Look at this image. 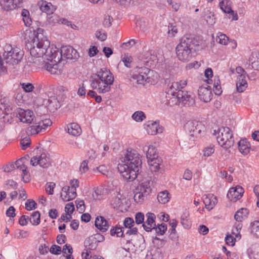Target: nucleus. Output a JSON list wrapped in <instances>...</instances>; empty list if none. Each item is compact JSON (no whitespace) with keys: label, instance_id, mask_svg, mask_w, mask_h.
<instances>
[{"label":"nucleus","instance_id":"1","mask_svg":"<svg viewBox=\"0 0 259 259\" xmlns=\"http://www.w3.org/2000/svg\"><path fill=\"white\" fill-rule=\"evenodd\" d=\"M32 47L30 49V56L27 61V66L32 70L40 69L42 67L46 51L50 45V41L44 34V30L37 28L34 31Z\"/></svg>","mask_w":259,"mask_h":259},{"label":"nucleus","instance_id":"2","mask_svg":"<svg viewBox=\"0 0 259 259\" xmlns=\"http://www.w3.org/2000/svg\"><path fill=\"white\" fill-rule=\"evenodd\" d=\"M187 83L186 79L172 82L167 89L165 96L167 103L170 106H191L195 104V101L192 94L182 90L187 85Z\"/></svg>","mask_w":259,"mask_h":259},{"label":"nucleus","instance_id":"3","mask_svg":"<svg viewBox=\"0 0 259 259\" xmlns=\"http://www.w3.org/2000/svg\"><path fill=\"white\" fill-rule=\"evenodd\" d=\"M142 159L140 154L135 150H127L124 160L118 166V171L126 181L135 180L141 168Z\"/></svg>","mask_w":259,"mask_h":259},{"label":"nucleus","instance_id":"4","mask_svg":"<svg viewBox=\"0 0 259 259\" xmlns=\"http://www.w3.org/2000/svg\"><path fill=\"white\" fill-rule=\"evenodd\" d=\"M61 61L62 54L60 49L55 45H50L46 51L41 69L52 75H60L63 72V68L60 64Z\"/></svg>","mask_w":259,"mask_h":259},{"label":"nucleus","instance_id":"5","mask_svg":"<svg viewBox=\"0 0 259 259\" xmlns=\"http://www.w3.org/2000/svg\"><path fill=\"white\" fill-rule=\"evenodd\" d=\"M197 42L195 38L189 36H184L176 48L178 59L183 62L189 61L196 51V46L198 45Z\"/></svg>","mask_w":259,"mask_h":259},{"label":"nucleus","instance_id":"6","mask_svg":"<svg viewBox=\"0 0 259 259\" xmlns=\"http://www.w3.org/2000/svg\"><path fill=\"white\" fill-rule=\"evenodd\" d=\"M213 135L217 138L219 144L225 149H228L234 144L233 134L228 127H221L213 131Z\"/></svg>","mask_w":259,"mask_h":259},{"label":"nucleus","instance_id":"7","mask_svg":"<svg viewBox=\"0 0 259 259\" xmlns=\"http://www.w3.org/2000/svg\"><path fill=\"white\" fill-rule=\"evenodd\" d=\"M3 56L7 64L14 66L18 64L22 61L24 52L20 48L6 45Z\"/></svg>","mask_w":259,"mask_h":259},{"label":"nucleus","instance_id":"8","mask_svg":"<svg viewBox=\"0 0 259 259\" xmlns=\"http://www.w3.org/2000/svg\"><path fill=\"white\" fill-rule=\"evenodd\" d=\"M79 182L77 179H72L69 185L62 187L61 192V198L64 201H69L74 199L77 196L76 189L79 187Z\"/></svg>","mask_w":259,"mask_h":259},{"label":"nucleus","instance_id":"9","mask_svg":"<svg viewBox=\"0 0 259 259\" xmlns=\"http://www.w3.org/2000/svg\"><path fill=\"white\" fill-rule=\"evenodd\" d=\"M185 129L194 137H200L205 132V126L200 122L189 120L184 125Z\"/></svg>","mask_w":259,"mask_h":259},{"label":"nucleus","instance_id":"10","mask_svg":"<svg viewBox=\"0 0 259 259\" xmlns=\"http://www.w3.org/2000/svg\"><path fill=\"white\" fill-rule=\"evenodd\" d=\"M52 122L49 118L41 119L36 122L27 128V132L31 135H37L45 131L48 127L52 125Z\"/></svg>","mask_w":259,"mask_h":259},{"label":"nucleus","instance_id":"11","mask_svg":"<svg viewBox=\"0 0 259 259\" xmlns=\"http://www.w3.org/2000/svg\"><path fill=\"white\" fill-rule=\"evenodd\" d=\"M30 163L33 166L39 165L42 168H48L51 165V160L48 153L42 152L32 157Z\"/></svg>","mask_w":259,"mask_h":259},{"label":"nucleus","instance_id":"12","mask_svg":"<svg viewBox=\"0 0 259 259\" xmlns=\"http://www.w3.org/2000/svg\"><path fill=\"white\" fill-rule=\"evenodd\" d=\"M110 204L114 208L122 212L127 211L130 207L128 200L119 193L112 199Z\"/></svg>","mask_w":259,"mask_h":259},{"label":"nucleus","instance_id":"13","mask_svg":"<svg viewBox=\"0 0 259 259\" xmlns=\"http://www.w3.org/2000/svg\"><path fill=\"white\" fill-rule=\"evenodd\" d=\"M102 83H106V84L109 85L110 87L113 85L114 81V77L113 74L111 71L106 68L100 69L97 71L93 76Z\"/></svg>","mask_w":259,"mask_h":259},{"label":"nucleus","instance_id":"14","mask_svg":"<svg viewBox=\"0 0 259 259\" xmlns=\"http://www.w3.org/2000/svg\"><path fill=\"white\" fill-rule=\"evenodd\" d=\"M236 73L237 74L236 88L238 92L242 93L244 92L248 87L247 81V74L245 71L240 66L236 68Z\"/></svg>","mask_w":259,"mask_h":259},{"label":"nucleus","instance_id":"15","mask_svg":"<svg viewBox=\"0 0 259 259\" xmlns=\"http://www.w3.org/2000/svg\"><path fill=\"white\" fill-rule=\"evenodd\" d=\"M16 114L20 122L27 124L32 123L35 118L34 112L30 109L18 108L16 110Z\"/></svg>","mask_w":259,"mask_h":259},{"label":"nucleus","instance_id":"16","mask_svg":"<svg viewBox=\"0 0 259 259\" xmlns=\"http://www.w3.org/2000/svg\"><path fill=\"white\" fill-rule=\"evenodd\" d=\"M144 129L148 135L151 136L161 134L164 131V128L159 124L158 122L152 120L146 122L144 124Z\"/></svg>","mask_w":259,"mask_h":259},{"label":"nucleus","instance_id":"17","mask_svg":"<svg viewBox=\"0 0 259 259\" xmlns=\"http://www.w3.org/2000/svg\"><path fill=\"white\" fill-rule=\"evenodd\" d=\"M243 193V188L240 186H236L229 189L227 196L231 201L236 202L242 198Z\"/></svg>","mask_w":259,"mask_h":259},{"label":"nucleus","instance_id":"18","mask_svg":"<svg viewBox=\"0 0 259 259\" xmlns=\"http://www.w3.org/2000/svg\"><path fill=\"white\" fill-rule=\"evenodd\" d=\"M91 85L93 89L99 94H105L110 91L111 87L106 83H102L99 80L92 77L91 80Z\"/></svg>","mask_w":259,"mask_h":259},{"label":"nucleus","instance_id":"19","mask_svg":"<svg viewBox=\"0 0 259 259\" xmlns=\"http://www.w3.org/2000/svg\"><path fill=\"white\" fill-rule=\"evenodd\" d=\"M23 0H0V6L5 11H9L17 8Z\"/></svg>","mask_w":259,"mask_h":259},{"label":"nucleus","instance_id":"20","mask_svg":"<svg viewBox=\"0 0 259 259\" xmlns=\"http://www.w3.org/2000/svg\"><path fill=\"white\" fill-rule=\"evenodd\" d=\"M60 51L62 54V58L63 57L66 59H72L78 56L77 51L69 46H63L60 49Z\"/></svg>","mask_w":259,"mask_h":259},{"label":"nucleus","instance_id":"21","mask_svg":"<svg viewBox=\"0 0 259 259\" xmlns=\"http://www.w3.org/2000/svg\"><path fill=\"white\" fill-rule=\"evenodd\" d=\"M219 6L220 9L225 13H232L233 20H238V16L237 12L232 9V3L229 0H222Z\"/></svg>","mask_w":259,"mask_h":259},{"label":"nucleus","instance_id":"22","mask_svg":"<svg viewBox=\"0 0 259 259\" xmlns=\"http://www.w3.org/2000/svg\"><path fill=\"white\" fill-rule=\"evenodd\" d=\"M198 96L200 100L204 102H209L212 98L211 88L209 86L200 87L198 91Z\"/></svg>","mask_w":259,"mask_h":259},{"label":"nucleus","instance_id":"23","mask_svg":"<svg viewBox=\"0 0 259 259\" xmlns=\"http://www.w3.org/2000/svg\"><path fill=\"white\" fill-rule=\"evenodd\" d=\"M144 73H147V79L148 80L147 83L151 84H156L158 83L160 79V76L159 74L153 70L148 68V69H144L143 72Z\"/></svg>","mask_w":259,"mask_h":259},{"label":"nucleus","instance_id":"24","mask_svg":"<svg viewBox=\"0 0 259 259\" xmlns=\"http://www.w3.org/2000/svg\"><path fill=\"white\" fill-rule=\"evenodd\" d=\"M147 219L143 224L144 229L147 232L151 231L156 227L155 215L151 212H148L146 214Z\"/></svg>","mask_w":259,"mask_h":259},{"label":"nucleus","instance_id":"25","mask_svg":"<svg viewBox=\"0 0 259 259\" xmlns=\"http://www.w3.org/2000/svg\"><path fill=\"white\" fill-rule=\"evenodd\" d=\"M44 104L51 112H54L60 107L59 102L55 96H52L45 100Z\"/></svg>","mask_w":259,"mask_h":259},{"label":"nucleus","instance_id":"26","mask_svg":"<svg viewBox=\"0 0 259 259\" xmlns=\"http://www.w3.org/2000/svg\"><path fill=\"white\" fill-rule=\"evenodd\" d=\"M203 202L205 207L208 210L212 209L218 203V199L216 196L211 194L206 195L203 198Z\"/></svg>","mask_w":259,"mask_h":259},{"label":"nucleus","instance_id":"27","mask_svg":"<svg viewBox=\"0 0 259 259\" xmlns=\"http://www.w3.org/2000/svg\"><path fill=\"white\" fill-rule=\"evenodd\" d=\"M137 190L142 192L145 195H149L151 192V182L149 179L143 180L137 187Z\"/></svg>","mask_w":259,"mask_h":259},{"label":"nucleus","instance_id":"28","mask_svg":"<svg viewBox=\"0 0 259 259\" xmlns=\"http://www.w3.org/2000/svg\"><path fill=\"white\" fill-rule=\"evenodd\" d=\"M238 150L243 155L248 154L251 150L250 143L245 139L240 140L238 143Z\"/></svg>","mask_w":259,"mask_h":259},{"label":"nucleus","instance_id":"29","mask_svg":"<svg viewBox=\"0 0 259 259\" xmlns=\"http://www.w3.org/2000/svg\"><path fill=\"white\" fill-rule=\"evenodd\" d=\"M65 131L70 135L78 136L81 133L80 126L76 123H71L66 125Z\"/></svg>","mask_w":259,"mask_h":259},{"label":"nucleus","instance_id":"30","mask_svg":"<svg viewBox=\"0 0 259 259\" xmlns=\"http://www.w3.org/2000/svg\"><path fill=\"white\" fill-rule=\"evenodd\" d=\"M38 6L42 12L48 14H52L56 9L51 3L44 1L39 2Z\"/></svg>","mask_w":259,"mask_h":259},{"label":"nucleus","instance_id":"31","mask_svg":"<svg viewBox=\"0 0 259 259\" xmlns=\"http://www.w3.org/2000/svg\"><path fill=\"white\" fill-rule=\"evenodd\" d=\"M96 227L103 232L106 231L108 228L109 225L107 221L103 217H98L95 221Z\"/></svg>","mask_w":259,"mask_h":259},{"label":"nucleus","instance_id":"32","mask_svg":"<svg viewBox=\"0 0 259 259\" xmlns=\"http://www.w3.org/2000/svg\"><path fill=\"white\" fill-rule=\"evenodd\" d=\"M249 213V211L247 208H241L236 212L234 219L237 222H241L248 217Z\"/></svg>","mask_w":259,"mask_h":259},{"label":"nucleus","instance_id":"33","mask_svg":"<svg viewBox=\"0 0 259 259\" xmlns=\"http://www.w3.org/2000/svg\"><path fill=\"white\" fill-rule=\"evenodd\" d=\"M148 163L151 171L157 172L160 168V165L161 163L160 158H153L152 159H148Z\"/></svg>","mask_w":259,"mask_h":259},{"label":"nucleus","instance_id":"34","mask_svg":"<svg viewBox=\"0 0 259 259\" xmlns=\"http://www.w3.org/2000/svg\"><path fill=\"white\" fill-rule=\"evenodd\" d=\"M104 237L102 235L99 234H96L94 236L89 237L85 241V245L86 247L89 246L90 249H93L96 247V245L93 244L94 241L96 242L97 240H98L99 241H100V240L102 241Z\"/></svg>","mask_w":259,"mask_h":259},{"label":"nucleus","instance_id":"35","mask_svg":"<svg viewBox=\"0 0 259 259\" xmlns=\"http://www.w3.org/2000/svg\"><path fill=\"white\" fill-rule=\"evenodd\" d=\"M249 61L253 68L259 70V51L252 53L249 57Z\"/></svg>","mask_w":259,"mask_h":259},{"label":"nucleus","instance_id":"36","mask_svg":"<svg viewBox=\"0 0 259 259\" xmlns=\"http://www.w3.org/2000/svg\"><path fill=\"white\" fill-rule=\"evenodd\" d=\"M146 151L147 159L159 157L157 150L156 147L153 144L148 145L147 146V150H146Z\"/></svg>","mask_w":259,"mask_h":259},{"label":"nucleus","instance_id":"37","mask_svg":"<svg viewBox=\"0 0 259 259\" xmlns=\"http://www.w3.org/2000/svg\"><path fill=\"white\" fill-rule=\"evenodd\" d=\"M0 109L3 110L6 114H8L11 110V108L9 102L5 98H3L2 92L0 91Z\"/></svg>","mask_w":259,"mask_h":259},{"label":"nucleus","instance_id":"38","mask_svg":"<svg viewBox=\"0 0 259 259\" xmlns=\"http://www.w3.org/2000/svg\"><path fill=\"white\" fill-rule=\"evenodd\" d=\"M170 198V195L167 191H163L158 193L157 199L159 203L165 204L169 202Z\"/></svg>","mask_w":259,"mask_h":259},{"label":"nucleus","instance_id":"39","mask_svg":"<svg viewBox=\"0 0 259 259\" xmlns=\"http://www.w3.org/2000/svg\"><path fill=\"white\" fill-rule=\"evenodd\" d=\"M28 161V157L25 156L22 157L15 162L14 163L15 167L16 166L17 168L20 169L22 171H25L26 169H27L26 164L27 163Z\"/></svg>","mask_w":259,"mask_h":259},{"label":"nucleus","instance_id":"40","mask_svg":"<svg viewBox=\"0 0 259 259\" xmlns=\"http://www.w3.org/2000/svg\"><path fill=\"white\" fill-rule=\"evenodd\" d=\"M178 32V28L176 25L174 23H169L167 35L168 38H173L176 36Z\"/></svg>","mask_w":259,"mask_h":259},{"label":"nucleus","instance_id":"41","mask_svg":"<svg viewBox=\"0 0 259 259\" xmlns=\"http://www.w3.org/2000/svg\"><path fill=\"white\" fill-rule=\"evenodd\" d=\"M147 196V195H145L144 193L140 191V190L137 191L136 189V193L134 196V201L137 203H142L145 200V198Z\"/></svg>","mask_w":259,"mask_h":259},{"label":"nucleus","instance_id":"42","mask_svg":"<svg viewBox=\"0 0 259 259\" xmlns=\"http://www.w3.org/2000/svg\"><path fill=\"white\" fill-rule=\"evenodd\" d=\"M26 101V97L22 92L19 91L15 96V102L19 106L23 104Z\"/></svg>","mask_w":259,"mask_h":259},{"label":"nucleus","instance_id":"43","mask_svg":"<svg viewBox=\"0 0 259 259\" xmlns=\"http://www.w3.org/2000/svg\"><path fill=\"white\" fill-rule=\"evenodd\" d=\"M21 15L25 25L26 26H30L32 21L31 19L29 17V12L27 10L23 9L22 11Z\"/></svg>","mask_w":259,"mask_h":259},{"label":"nucleus","instance_id":"44","mask_svg":"<svg viewBox=\"0 0 259 259\" xmlns=\"http://www.w3.org/2000/svg\"><path fill=\"white\" fill-rule=\"evenodd\" d=\"M138 68L137 67L135 70V73H134L132 78L134 80H136L137 83L141 84H145V78H143L141 73L139 72Z\"/></svg>","mask_w":259,"mask_h":259},{"label":"nucleus","instance_id":"45","mask_svg":"<svg viewBox=\"0 0 259 259\" xmlns=\"http://www.w3.org/2000/svg\"><path fill=\"white\" fill-rule=\"evenodd\" d=\"M40 214L38 211H34L32 213L30 217V223L33 225H37L40 223Z\"/></svg>","mask_w":259,"mask_h":259},{"label":"nucleus","instance_id":"46","mask_svg":"<svg viewBox=\"0 0 259 259\" xmlns=\"http://www.w3.org/2000/svg\"><path fill=\"white\" fill-rule=\"evenodd\" d=\"M132 117L137 122H142L146 119V116L143 111H137L133 113Z\"/></svg>","mask_w":259,"mask_h":259},{"label":"nucleus","instance_id":"47","mask_svg":"<svg viewBox=\"0 0 259 259\" xmlns=\"http://www.w3.org/2000/svg\"><path fill=\"white\" fill-rule=\"evenodd\" d=\"M251 233L256 237H259V221H254L251 223Z\"/></svg>","mask_w":259,"mask_h":259},{"label":"nucleus","instance_id":"48","mask_svg":"<svg viewBox=\"0 0 259 259\" xmlns=\"http://www.w3.org/2000/svg\"><path fill=\"white\" fill-rule=\"evenodd\" d=\"M113 2L121 8H127L132 6L134 2L133 0H113Z\"/></svg>","mask_w":259,"mask_h":259},{"label":"nucleus","instance_id":"49","mask_svg":"<svg viewBox=\"0 0 259 259\" xmlns=\"http://www.w3.org/2000/svg\"><path fill=\"white\" fill-rule=\"evenodd\" d=\"M214 150V145H210L206 146L202 150L203 156L204 157H209L213 154Z\"/></svg>","mask_w":259,"mask_h":259},{"label":"nucleus","instance_id":"50","mask_svg":"<svg viewBox=\"0 0 259 259\" xmlns=\"http://www.w3.org/2000/svg\"><path fill=\"white\" fill-rule=\"evenodd\" d=\"M132 62L133 58L131 56L124 55L119 64H121L122 63L126 67L131 68Z\"/></svg>","mask_w":259,"mask_h":259},{"label":"nucleus","instance_id":"51","mask_svg":"<svg viewBox=\"0 0 259 259\" xmlns=\"http://www.w3.org/2000/svg\"><path fill=\"white\" fill-rule=\"evenodd\" d=\"M229 37L225 34L221 33L217 37V41L222 45H227L229 41Z\"/></svg>","mask_w":259,"mask_h":259},{"label":"nucleus","instance_id":"52","mask_svg":"<svg viewBox=\"0 0 259 259\" xmlns=\"http://www.w3.org/2000/svg\"><path fill=\"white\" fill-rule=\"evenodd\" d=\"M213 90L214 94L217 95H220L222 94V91L220 84V81L218 78L214 79Z\"/></svg>","mask_w":259,"mask_h":259},{"label":"nucleus","instance_id":"53","mask_svg":"<svg viewBox=\"0 0 259 259\" xmlns=\"http://www.w3.org/2000/svg\"><path fill=\"white\" fill-rule=\"evenodd\" d=\"M146 62L148 63L150 61L156 62L157 61V56L154 54L153 51H150L145 54Z\"/></svg>","mask_w":259,"mask_h":259},{"label":"nucleus","instance_id":"54","mask_svg":"<svg viewBox=\"0 0 259 259\" xmlns=\"http://www.w3.org/2000/svg\"><path fill=\"white\" fill-rule=\"evenodd\" d=\"M22 89L26 93H30L33 91L34 89L33 85L29 82L21 83Z\"/></svg>","mask_w":259,"mask_h":259},{"label":"nucleus","instance_id":"55","mask_svg":"<svg viewBox=\"0 0 259 259\" xmlns=\"http://www.w3.org/2000/svg\"><path fill=\"white\" fill-rule=\"evenodd\" d=\"M110 234L112 236H116L120 237L122 236L123 232L122 228L116 227L110 230Z\"/></svg>","mask_w":259,"mask_h":259},{"label":"nucleus","instance_id":"56","mask_svg":"<svg viewBox=\"0 0 259 259\" xmlns=\"http://www.w3.org/2000/svg\"><path fill=\"white\" fill-rule=\"evenodd\" d=\"M156 232L160 235H163L166 231L167 230V225L165 223H162L158 225L157 227H155V228Z\"/></svg>","mask_w":259,"mask_h":259},{"label":"nucleus","instance_id":"57","mask_svg":"<svg viewBox=\"0 0 259 259\" xmlns=\"http://www.w3.org/2000/svg\"><path fill=\"white\" fill-rule=\"evenodd\" d=\"M36 208V203L32 199H28L25 203V208L27 210H32Z\"/></svg>","mask_w":259,"mask_h":259},{"label":"nucleus","instance_id":"58","mask_svg":"<svg viewBox=\"0 0 259 259\" xmlns=\"http://www.w3.org/2000/svg\"><path fill=\"white\" fill-rule=\"evenodd\" d=\"M77 210L80 212H83L85 210L84 202L83 200L77 199L75 201Z\"/></svg>","mask_w":259,"mask_h":259},{"label":"nucleus","instance_id":"59","mask_svg":"<svg viewBox=\"0 0 259 259\" xmlns=\"http://www.w3.org/2000/svg\"><path fill=\"white\" fill-rule=\"evenodd\" d=\"M56 184L54 182H49L47 183L46 185V192L49 195L54 194V189L55 188Z\"/></svg>","mask_w":259,"mask_h":259},{"label":"nucleus","instance_id":"60","mask_svg":"<svg viewBox=\"0 0 259 259\" xmlns=\"http://www.w3.org/2000/svg\"><path fill=\"white\" fill-rule=\"evenodd\" d=\"M95 34L96 37L101 41H104L107 39V34L104 30H98L96 31Z\"/></svg>","mask_w":259,"mask_h":259},{"label":"nucleus","instance_id":"61","mask_svg":"<svg viewBox=\"0 0 259 259\" xmlns=\"http://www.w3.org/2000/svg\"><path fill=\"white\" fill-rule=\"evenodd\" d=\"M97 168L102 174L106 175L107 177L110 176L109 168L108 166L102 165L98 167Z\"/></svg>","mask_w":259,"mask_h":259},{"label":"nucleus","instance_id":"62","mask_svg":"<svg viewBox=\"0 0 259 259\" xmlns=\"http://www.w3.org/2000/svg\"><path fill=\"white\" fill-rule=\"evenodd\" d=\"M135 222L131 218H126L123 222V225L125 228L131 229L134 226Z\"/></svg>","mask_w":259,"mask_h":259},{"label":"nucleus","instance_id":"63","mask_svg":"<svg viewBox=\"0 0 259 259\" xmlns=\"http://www.w3.org/2000/svg\"><path fill=\"white\" fill-rule=\"evenodd\" d=\"M20 144L22 149H26L30 144V140L29 137H26L21 140Z\"/></svg>","mask_w":259,"mask_h":259},{"label":"nucleus","instance_id":"64","mask_svg":"<svg viewBox=\"0 0 259 259\" xmlns=\"http://www.w3.org/2000/svg\"><path fill=\"white\" fill-rule=\"evenodd\" d=\"M75 209V207L72 202L68 203L66 204L65 207V211L67 213H69L71 215Z\"/></svg>","mask_w":259,"mask_h":259}]
</instances>
